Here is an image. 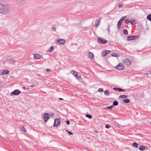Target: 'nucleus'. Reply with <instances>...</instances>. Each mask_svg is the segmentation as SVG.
Listing matches in <instances>:
<instances>
[{"instance_id": "obj_35", "label": "nucleus", "mask_w": 151, "mask_h": 151, "mask_svg": "<svg viewBox=\"0 0 151 151\" xmlns=\"http://www.w3.org/2000/svg\"><path fill=\"white\" fill-rule=\"evenodd\" d=\"M51 29L53 31H55L56 29V28L54 26L52 27Z\"/></svg>"}, {"instance_id": "obj_54", "label": "nucleus", "mask_w": 151, "mask_h": 151, "mask_svg": "<svg viewBox=\"0 0 151 151\" xmlns=\"http://www.w3.org/2000/svg\"><path fill=\"white\" fill-rule=\"evenodd\" d=\"M150 124H151V123H150Z\"/></svg>"}, {"instance_id": "obj_45", "label": "nucleus", "mask_w": 151, "mask_h": 151, "mask_svg": "<svg viewBox=\"0 0 151 151\" xmlns=\"http://www.w3.org/2000/svg\"><path fill=\"white\" fill-rule=\"evenodd\" d=\"M113 89L116 91H118V88H114Z\"/></svg>"}, {"instance_id": "obj_40", "label": "nucleus", "mask_w": 151, "mask_h": 151, "mask_svg": "<svg viewBox=\"0 0 151 151\" xmlns=\"http://www.w3.org/2000/svg\"><path fill=\"white\" fill-rule=\"evenodd\" d=\"M51 117H53L54 116V113H50V115Z\"/></svg>"}, {"instance_id": "obj_52", "label": "nucleus", "mask_w": 151, "mask_h": 151, "mask_svg": "<svg viewBox=\"0 0 151 151\" xmlns=\"http://www.w3.org/2000/svg\"><path fill=\"white\" fill-rule=\"evenodd\" d=\"M23 88L24 89L25 88V87H23Z\"/></svg>"}, {"instance_id": "obj_39", "label": "nucleus", "mask_w": 151, "mask_h": 151, "mask_svg": "<svg viewBox=\"0 0 151 151\" xmlns=\"http://www.w3.org/2000/svg\"><path fill=\"white\" fill-rule=\"evenodd\" d=\"M105 127L106 128L109 129L110 128V126L109 125L106 124L105 125Z\"/></svg>"}, {"instance_id": "obj_25", "label": "nucleus", "mask_w": 151, "mask_h": 151, "mask_svg": "<svg viewBox=\"0 0 151 151\" xmlns=\"http://www.w3.org/2000/svg\"><path fill=\"white\" fill-rule=\"evenodd\" d=\"M118 102L117 101H114L113 103V105L114 106H116L118 104Z\"/></svg>"}, {"instance_id": "obj_16", "label": "nucleus", "mask_w": 151, "mask_h": 151, "mask_svg": "<svg viewBox=\"0 0 151 151\" xmlns=\"http://www.w3.org/2000/svg\"><path fill=\"white\" fill-rule=\"evenodd\" d=\"M54 47L53 46H51L50 47L49 49L47 50L46 51L47 52H51L54 49Z\"/></svg>"}, {"instance_id": "obj_34", "label": "nucleus", "mask_w": 151, "mask_h": 151, "mask_svg": "<svg viewBox=\"0 0 151 151\" xmlns=\"http://www.w3.org/2000/svg\"><path fill=\"white\" fill-rule=\"evenodd\" d=\"M123 5V4L122 3L119 4V5H118L119 8V9H120L122 7V6Z\"/></svg>"}, {"instance_id": "obj_38", "label": "nucleus", "mask_w": 151, "mask_h": 151, "mask_svg": "<svg viewBox=\"0 0 151 151\" xmlns=\"http://www.w3.org/2000/svg\"><path fill=\"white\" fill-rule=\"evenodd\" d=\"M66 131L68 132V134L69 135L73 134V133L72 132H71L70 131H68V130H66Z\"/></svg>"}, {"instance_id": "obj_19", "label": "nucleus", "mask_w": 151, "mask_h": 151, "mask_svg": "<svg viewBox=\"0 0 151 151\" xmlns=\"http://www.w3.org/2000/svg\"><path fill=\"white\" fill-rule=\"evenodd\" d=\"M107 54V53L105 52V50L102 51V56H105Z\"/></svg>"}, {"instance_id": "obj_48", "label": "nucleus", "mask_w": 151, "mask_h": 151, "mask_svg": "<svg viewBox=\"0 0 151 151\" xmlns=\"http://www.w3.org/2000/svg\"><path fill=\"white\" fill-rule=\"evenodd\" d=\"M35 86V85L34 84H33L32 85H31L30 86V87L31 88H32V87H34Z\"/></svg>"}, {"instance_id": "obj_49", "label": "nucleus", "mask_w": 151, "mask_h": 151, "mask_svg": "<svg viewBox=\"0 0 151 151\" xmlns=\"http://www.w3.org/2000/svg\"><path fill=\"white\" fill-rule=\"evenodd\" d=\"M59 100H63V99L61 98H59Z\"/></svg>"}, {"instance_id": "obj_12", "label": "nucleus", "mask_w": 151, "mask_h": 151, "mask_svg": "<svg viewBox=\"0 0 151 151\" xmlns=\"http://www.w3.org/2000/svg\"><path fill=\"white\" fill-rule=\"evenodd\" d=\"M101 18H99V19L97 20L96 21L95 24L94 25V27L95 28H97L98 27V25L100 23Z\"/></svg>"}, {"instance_id": "obj_26", "label": "nucleus", "mask_w": 151, "mask_h": 151, "mask_svg": "<svg viewBox=\"0 0 151 151\" xmlns=\"http://www.w3.org/2000/svg\"><path fill=\"white\" fill-rule=\"evenodd\" d=\"M0 86H6V84L4 83L3 82L0 81Z\"/></svg>"}, {"instance_id": "obj_24", "label": "nucleus", "mask_w": 151, "mask_h": 151, "mask_svg": "<svg viewBox=\"0 0 151 151\" xmlns=\"http://www.w3.org/2000/svg\"><path fill=\"white\" fill-rule=\"evenodd\" d=\"M132 146L135 148H137L138 147V144L137 143L135 142L132 144Z\"/></svg>"}, {"instance_id": "obj_6", "label": "nucleus", "mask_w": 151, "mask_h": 151, "mask_svg": "<svg viewBox=\"0 0 151 151\" xmlns=\"http://www.w3.org/2000/svg\"><path fill=\"white\" fill-rule=\"evenodd\" d=\"M60 119L58 118L56 119H55L54 122L53 124L54 127H57L60 124Z\"/></svg>"}, {"instance_id": "obj_28", "label": "nucleus", "mask_w": 151, "mask_h": 151, "mask_svg": "<svg viewBox=\"0 0 151 151\" xmlns=\"http://www.w3.org/2000/svg\"><path fill=\"white\" fill-rule=\"evenodd\" d=\"M123 32L125 35H127L128 34V31L126 29H124Z\"/></svg>"}, {"instance_id": "obj_51", "label": "nucleus", "mask_w": 151, "mask_h": 151, "mask_svg": "<svg viewBox=\"0 0 151 151\" xmlns=\"http://www.w3.org/2000/svg\"><path fill=\"white\" fill-rule=\"evenodd\" d=\"M122 28H124V27L123 26H122Z\"/></svg>"}, {"instance_id": "obj_43", "label": "nucleus", "mask_w": 151, "mask_h": 151, "mask_svg": "<svg viewBox=\"0 0 151 151\" xmlns=\"http://www.w3.org/2000/svg\"><path fill=\"white\" fill-rule=\"evenodd\" d=\"M65 122H66V124H67L68 125H69L70 124V122L68 120L66 121Z\"/></svg>"}, {"instance_id": "obj_9", "label": "nucleus", "mask_w": 151, "mask_h": 151, "mask_svg": "<svg viewBox=\"0 0 151 151\" xmlns=\"http://www.w3.org/2000/svg\"><path fill=\"white\" fill-rule=\"evenodd\" d=\"M6 62L7 63L13 64L16 62V60L14 58H12L10 59H7L6 60Z\"/></svg>"}, {"instance_id": "obj_42", "label": "nucleus", "mask_w": 151, "mask_h": 151, "mask_svg": "<svg viewBox=\"0 0 151 151\" xmlns=\"http://www.w3.org/2000/svg\"><path fill=\"white\" fill-rule=\"evenodd\" d=\"M129 22V20H125V23L126 24H128Z\"/></svg>"}, {"instance_id": "obj_31", "label": "nucleus", "mask_w": 151, "mask_h": 151, "mask_svg": "<svg viewBox=\"0 0 151 151\" xmlns=\"http://www.w3.org/2000/svg\"><path fill=\"white\" fill-rule=\"evenodd\" d=\"M21 129L23 132H26V129L24 127L21 128Z\"/></svg>"}, {"instance_id": "obj_41", "label": "nucleus", "mask_w": 151, "mask_h": 151, "mask_svg": "<svg viewBox=\"0 0 151 151\" xmlns=\"http://www.w3.org/2000/svg\"><path fill=\"white\" fill-rule=\"evenodd\" d=\"M51 71V70L50 69H47L46 71L47 72H49Z\"/></svg>"}, {"instance_id": "obj_36", "label": "nucleus", "mask_w": 151, "mask_h": 151, "mask_svg": "<svg viewBox=\"0 0 151 151\" xmlns=\"http://www.w3.org/2000/svg\"><path fill=\"white\" fill-rule=\"evenodd\" d=\"M98 91L100 92H102L103 91V90L102 88H100L99 89Z\"/></svg>"}, {"instance_id": "obj_10", "label": "nucleus", "mask_w": 151, "mask_h": 151, "mask_svg": "<svg viewBox=\"0 0 151 151\" xmlns=\"http://www.w3.org/2000/svg\"><path fill=\"white\" fill-rule=\"evenodd\" d=\"M21 91L19 90L16 89L12 92L11 93L12 94L14 95H19Z\"/></svg>"}, {"instance_id": "obj_55", "label": "nucleus", "mask_w": 151, "mask_h": 151, "mask_svg": "<svg viewBox=\"0 0 151 151\" xmlns=\"http://www.w3.org/2000/svg\"><path fill=\"white\" fill-rule=\"evenodd\" d=\"M0 137H1V135H0Z\"/></svg>"}, {"instance_id": "obj_44", "label": "nucleus", "mask_w": 151, "mask_h": 151, "mask_svg": "<svg viewBox=\"0 0 151 151\" xmlns=\"http://www.w3.org/2000/svg\"><path fill=\"white\" fill-rule=\"evenodd\" d=\"M117 27L118 29H120L121 27V25H119V24H117Z\"/></svg>"}, {"instance_id": "obj_22", "label": "nucleus", "mask_w": 151, "mask_h": 151, "mask_svg": "<svg viewBox=\"0 0 151 151\" xmlns=\"http://www.w3.org/2000/svg\"><path fill=\"white\" fill-rule=\"evenodd\" d=\"M139 149L141 151H143L145 149V147L143 146H141L139 148Z\"/></svg>"}, {"instance_id": "obj_15", "label": "nucleus", "mask_w": 151, "mask_h": 151, "mask_svg": "<svg viewBox=\"0 0 151 151\" xmlns=\"http://www.w3.org/2000/svg\"><path fill=\"white\" fill-rule=\"evenodd\" d=\"M71 73L72 74L76 77L78 78L77 77V73L76 71H73L71 72Z\"/></svg>"}, {"instance_id": "obj_3", "label": "nucleus", "mask_w": 151, "mask_h": 151, "mask_svg": "<svg viewBox=\"0 0 151 151\" xmlns=\"http://www.w3.org/2000/svg\"><path fill=\"white\" fill-rule=\"evenodd\" d=\"M56 43L59 45H64L65 42V40L63 39L57 38L55 40Z\"/></svg>"}, {"instance_id": "obj_21", "label": "nucleus", "mask_w": 151, "mask_h": 151, "mask_svg": "<svg viewBox=\"0 0 151 151\" xmlns=\"http://www.w3.org/2000/svg\"><path fill=\"white\" fill-rule=\"evenodd\" d=\"M123 101L124 103H129L130 102V100L129 99H125L123 100Z\"/></svg>"}, {"instance_id": "obj_1", "label": "nucleus", "mask_w": 151, "mask_h": 151, "mask_svg": "<svg viewBox=\"0 0 151 151\" xmlns=\"http://www.w3.org/2000/svg\"><path fill=\"white\" fill-rule=\"evenodd\" d=\"M10 9L8 5L0 4V13L4 15L10 13Z\"/></svg>"}, {"instance_id": "obj_2", "label": "nucleus", "mask_w": 151, "mask_h": 151, "mask_svg": "<svg viewBox=\"0 0 151 151\" xmlns=\"http://www.w3.org/2000/svg\"><path fill=\"white\" fill-rule=\"evenodd\" d=\"M43 117L44 122L46 123L48 121V119L50 118V116L49 114L47 113H45L43 114Z\"/></svg>"}, {"instance_id": "obj_11", "label": "nucleus", "mask_w": 151, "mask_h": 151, "mask_svg": "<svg viewBox=\"0 0 151 151\" xmlns=\"http://www.w3.org/2000/svg\"><path fill=\"white\" fill-rule=\"evenodd\" d=\"M0 73L1 75H4L6 74H9L10 73V72L8 70H2L0 71Z\"/></svg>"}, {"instance_id": "obj_46", "label": "nucleus", "mask_w": 151, "mask_h": 151, "mask_svg": "<svg viewBox=\"0 0 151 151\" xmlns=\"http://www.w3.org/2000/svg\"><path fill=\"white\" fill-rule=\"evenodd\" d=\"M105 52H107V54L110 52V51L109 50H105Z\"/></svg>"}, {"instance_id": "obj_30", "label": "nucleus", "mask_w": 151, "mask_h": 151, "mask_svg": "<svg viewBox=\"0 0 151 151\" xmlns=\"http://www.w3.org/2000/svg\"><path fill=\"white\" fill-rule=\"evenodd\" d=\"M86 116L89 119H91L92 118V116L89 114H86Z\"/></svg>"}, {"instance_id": "obj_37", "label": "nucleus", "mask_w": 151, "mask_h": 151, "mask_svg": "<svg viewBox=\"0 0 151 151\" xmlns=\"http://www.w3.org/2000/svg\"><path fill=\"white\" fill-rule=\"evenodd\" d=\"M122 22L120 20L119 21L117 24H119V25H121L122 24Z\"/></svg>"}, {"instance_id": "obj_29", "label": "nucleus", "mask_w": 151, "mask_h": 151, "mask_svg": "<svg viewBox=\"0 0 151 151\" xmlns=\"http://www.w3.org/2000/svg\"><path fill=\"white\" fill-rule=\"evenodd\" d=\"M124 90L121 88H118V91L119 92L124 91Z\"/></svg>"}, {"instance_id": "obj_14", "label": "nucleus", "mask_w": 151, "mask_h": 151, "mask_svg": "<svg viewBox=\"0 0 151 151\" xmlns=\"http://www.w3.org/2000/svg\"><path fill=\"white\" fill-rule=\"evenodd\" d=\"M41 57V55L39 54H36L34 55V57L35 59H39Z\"/></svg>"}, {"instance_id": "obj_8", "label": "nucleus", "mask_w": 151, "mask_h": 151, "mask_svg": "<svg viewBox=\"0 0 151 151\" xmlns=\"http://www.w3.org/2000/svg\"><path fill=\"white\" fill-rule=\"evenodd\" d=\"M124 67L123 64L121 63H119L116 67V68L119 70H122L124 69Z\"/></svg>"}, {"instance_id": "obj_7", "label": "nucleus", "mask_w": 151, "mask_h": 151, "mask_svg": "<svg viewBox=\"0 0 151 151\" xmlns=\"http://www.w3.org/2000/svg\"><path fill=\"white\" fill-rule=\"evenodd\" d=\"M98 42L99 44H105L107 43V41L101 38H99L98 40Z\"/></svg>"}, {"instance_id": "obj_4", "label": "nucleus", "mask_w": 151, "mask_h": 151, "mask_svg": "<svg viewBox=\"0 0 151 151\" xmlns=\"http://www.w3.org/2000/svg\"><path fill=\"white\" fill-rule=\"evenodd\" d=\"M122 62L124 64L127 65H129L131 64V61L129 59L125 58L123 60Z\"/></svg>"}, {"instance_id": "obj_13", "label": "nucleus", "mask_w": 151, "mask_h": 151, "mask_svg": "<svg viewBox=\"0 0 151 151\" xmlns=\"http://www.w3.org/2000/svg\"><path fill=\"white\" fill-rule=\"evenodd\" d=\"M88 57L89 58L92 59L94 58V55L91 52H88Z\"/></svg>"}, {"instance_id": "obj_50", "label": "nucleus", "mask_w": 151, "mask_h": 151, "mask_svg": "<svg viewBox=\"0 0 151 151\" xmlns=\"http://www.w3.org/2000/svg\"><path fill=\"white\" fill-rule=\"evenodd\" d=\"M94 132L96 133H98L99 132L97 131V130H95Z\"/></svg>"}, {"instance_id": "obj_32", "label": "nucleus", "mask_w": 151, "mask_h": 151, "mask_svg": "<svg viewBox=\"0 0 151 151\" xmlns=\"http://www.w3.org/2000/svg\"><path fill=\"white\" fill-rule=\"evenodd\" d=\"M126 16H124L122 17L120 20L122 22L124 20V19L126 18Z\"/></svg>"}, {"instance_id": "obj_5", "label": "nucleus", "mask_w": 151, "mask_h": 151, "mask_svg": "<svg viewBox=\"0 0 151 151\" xmlns=\"http://www.w3.org/2000/svg\"><path fill=\"white\" fill-rule=\"evenodd\" d=\"M139 35L130 36L128 37L127 39L128 41H129L136 39L139 38Z\"/></svg>"}, {"instance_id": "obj_20", "label": "nucleus", "mask_w": 151, "mask_h": 151, "mask_svg": "<svg viewBox=\"0 0 151 151\" xmlns=\"http://www.w3.org/2000/svg\"><path fill=\"white\" fill-rule=\"evenodd\" d=\"M127 96L126 95H122L119 96V98H126L127 97Z\"/></svg>"}, {"instance_id": "obj_33", "label": "nucleus", "mask_w": 151, "mask_h": 151, "mask_svg": "<svg viewBox=\"0 0 151 151\" xmlns=\"http://www.w3.org/2000/svg\"><path fill=\"white\" fill-rule=\"evenodd\" d=\"M113 107V105H111V106H108V107H107V108L108 109H112Z\"/></svg>"}, {"instance_id": "obj_53", "label": "nucleus", "mask_w": 151, "mask_h": 151, "mask_svg": "<svg viewBox=\"0 0 151 151\" xmlns=\"http://www.w3.org/2000/svg\"><path fill=\"white\" fill-rule=\"evenodd\" d=\"M108 29V30H109V28Z\"/></svg>"}, {"instance_id": "obj_47", "label": "nucleus", "mask_w": 151, "mask_h": 151, "mask_svg": "<svg viewBox=\"0 0 151 151\" xmlns=\"http://www.w3.org/2000/svg\"><path fill=\"white\" fill-rule=\"evenodd\" d=\"M147 74V75H148V74H151V70L148 72Z\"/></svg>"}, {"instance_id": "obj_17", "label": "nucleus", "mask_w": 151, "mask_h": 151, "mask_svg": "<svg viewBox=\"0 0 151 151\" xmlns=\"http://www.w3.org/2000/svg\"><path fill=\"white\" fill-rule=\"evenodd\" d=\"M104 93L105 95L108 96L109 95L110 93L109 91L108 90H106L104 91Z\"/></svg>"}, {"instance_id": "obj_23", "label": "nucleus", "mask_w": 151, "mask_h": 151, "mask_svg": "<svg viewBox=\"0 0 151 151\" xmlns=\"http://www.w3.org/2000/svg\"><path fill=\"white\" fill-rule=\"evenodd\" d=\"M111 55L113 57H118L119 56L118 54L116 53H113L111 54Z\"/></svg>"}, {"instance_id": "obj_18", "label": "nucleus", "mask_w": 151, "mask_h": 151, "mask_svg": "<svg viewBox=\"0 0 151 151\" xmlns=\"http://www.w3.org/2000/svg\"><path fill=\"white\" fill-rule=\"evenodd\" d=\"M130 23L132 25H134L136 24V21L133 19H132L130 21Z\"/></svg>"}, {"instance_id": "obj_27", "label": "nucleus", "mask_w": 151, "mask_h": 151, "mask_svg": "<svg viewBox=\"0 0 151 151\" xmlns=\"http://www.w3.org/2000/svg\"><path fill=\"white\" fill-rule=\"evenodd\" d=\"M147 19L150 21L151 20V14H149L147 16Z\"/></svg>"}]
</instances>
